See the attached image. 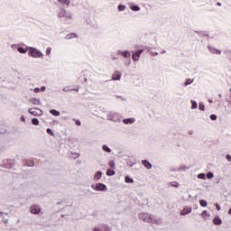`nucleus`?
Listing matches in <instances>:
<instances>
[{
    "label": "nucleus",
    "mask_w": 231,
    "mask_h": 231,
    "mask_svg": "<svg viewBox=\"0 0 231 231\" xmlns=\"http://www.w3.org/2000/svg\"><path fill=\"white\" fill-rule=\"evenodd\" d=\"M125 183H134V180L131 179L129 176L125 178Z\"/></svg>",
    "instance_id": "obj_20"
},
{
    "label": "nucleus",
    "mask_w": 231,
    "mask_h": 231,
    "mask_svg": "<svg viewBox=\"0 0 231 231\" xmlns=\"http://www.w3.org/2000/svg\"><path fill=\"white\" fill-rule=\"evenodd\" d=\"M51 48H47L46 55H51Z\"/></svg>",
    "instance_id": "obj_38"
},
{
    "label": "nucleus",
    "mask_w": 231,
    "mask_h": 231,
    "mask_svg": "<svg viewBox=\"0 0 231 231\" xmlns=\"http://www.w3.org/2000/svg\"><path fill=\"white\" fill-rule=\"evenodd\" d=\"M102 149L105 151V152H111V148H108V146L106 144L102 146Z\"/></svg>",
    "instance_id": "obj_23"
},
{
    "label": "nucleus",
    "mask_w": 231,
    "mask_h": 231,
    "mask_svg": "<svg viewBox=\"0 0 231 231\" xmlns=\"http://www.w3.org/2000/svg\"><path fill=\"white\" fill-rule=\"evenodd\" d=\"M191 82H194V79H187L186 81L184 82V86H189Z\"/></svg>",
    "instance_id": "obj_25"
},
{
    "label": "nucleus",
    "mask_w": 231,
    "mask_h": 231,
    "mask_svg": "<svg viewBox=\"0 0 231 231\" xmlns=\"http://www.w3.org/2000/svg\"><path fill=\"white\" fill-rule=\"evenodd\" d=\"M51 115H53V116H60V112L55 110V109H51L50 110Z\"/></svg>",
    "instance_id": "obj_16"
},
{
    "label": "nucleus",
    "mask_w": 231,
    "mask_h": 231,
    "mask_svg": "<svg viewBox=\"0 0 231 231\" xmlns=\"http://www.w3.org/2000/svg\"><path fill=\"white\" fill-rule=\"evenodd\" d=\"M199 109L200 111H205V105H204L203 103H199Z\"/></svg>",
    "instance_id": "obj_29"
},
{
    "label": "nucleus",
    "mask_w": 231,
    "mask_h": 231,
    "mask_svg": "<svg viewBox=\"0 0 231 231\" xmlns=\"http://www.w3.org/2000/svg\"><path fill=\"white\" fill-rule=\"evenodd\" d=\"M58 17L60 19L64 18L65 22L68 23V21H71L73 14H71L69 12H67L65 9H60L58 12Z\"/></svg>",
    "instance_id": "obj_2"
},
{
    "label": "nucleus",
    "mask_w": 231,
    "mask_h": 231,
    "mask_svg": "<svg viewBox=\"0 0 231 231\" xmlns=\"http://www.w3.org/2000/svg\"><path fill=\"white\" fill-rule=\"evenodd\" d=\"M122 79V72L116 71L112 76V80H120Z\"/></svg>",
    "instance_id": "obj_9"
},
{
    "label": "nucleus",
    "mask_w": 231,
    "mask_h": 231,
    "mask_svg": "<svg viewBox=\"0 0 231 231\" xmlns=\"http://www.w3.org/2000/svg\"><path fill=\"white\" fill-rule=\"evenodd\" d=\"M213 223H214V225H221L223 223V220H221V217H216L213 219Z\"/></svg>",
    "instance_id": "obj_14"
},
{
    "label": "nucleus",
    "mask_w": 231,
    "mask_h": 231,
    "mask_svg": "<svg viewBox=\"0 0 231 231\" xmlns=\"http://www.w3.org/2000/svg\"><path fill=\"white\" fill-rule=\"evenodd\" d=\"M226 159L227 160V162H231V155L230 154H226Z\"/></svg>",
    "instance_id": "obj_41"
},
{
    "label": "nucleus",
    "mask_w": 231,
    "mask_h": 231,
    "mask_svg": "<svg viewBox=\"0 0 231 231\" xmlns=\"http://www.w3.org/2000/svg\"><path fill=\"white\" fill-rule=\"evenodd\" d=\"M208 48L210 53H213V54L216 53L217 55H221V51H219L214 47H210V46H208Z\"/></svg>",
    "instance_id": "obj_11"
},
{
    "label": "nucleus",
    "mask_w": 231,
    "mask_h": 231,
    "mask_svg": "<svg viewBox=\"0 0 231 231\" xmlns=\"http://www.w3.org/2000/svg\"><path fill=\"white\" fill-rule=\"evenodd\" d=\"M209 118H210V120H217V116L213 114V115L209 116Z\"/></svg>",
    "instance_id": "obj_35"
},
{
    "label": "nucleus",
    "mask_w": 231,
    "mask_h": 231,
    "mask_svg": "<svg viewBox=\"0 0 231 231\" xmlns=\"http://www.w3.org/2000/svg\"><path fill=\"white\" fill-rule=\"evenodd\" d=\"M162 53H166V51H162Z\"/></svg>",
    "instance_id": "obj_58"
},
{
    "label": "nucleus",
    "mask_w": 231,
    "mask_h": 231,
    "mask_svg": "<svg viewBox=\"0 0 231 231\" xmlns=\"http://www.w3.org/2000/svg\"><path fill=\"white\" fill-rule=\"evenodd\" d=\"M100 178H102V171H97L95 176H94V179L98 181V180H100Z\"/></svg>",
    "instance_id": "obj_17"
},
{
    "label": "nucleus",
    "mask_w": 231,
    "mask_h": 231,
    "mask_svg": "<svg viewBox=\"0 0 231 231\" xmlns=\"http://www.w3.org/2000/svg\"><path fill=\"white\" fill-rule=\"evenodd\" d=\"M109 165H110V167H115V162L111 161V162H109Z\"/></svg>",
    "instance_id": "obj_47"
},
{
    "label": "nucleus",
    "mask_w": 231,
    "mask_h": 231,
    "mask_svg": "<svg viewBox=\"0 0 231 231\" xmlns=\"http://www.w3.org/2000/svg\"><path fill=\"white\" fill-rule=\"evenodd\" d=\"M172 187H175V189H178L180 187V184L178 182H172Z\"/></svg>",
    "instance_id": "obj_37"
},
{
    "label": "nucleus",
    "mask_w": 231,
    "mask_h": 231,
    "mask_svg": "<svg viewBox=\"0 0 231 231\" xmlns=\"http://www.w3.org/2000/svg\"><path fill=\"white\" fill-rule=\"evenodd\" d=\"M17 51H19V53H26V51H28V49H24L23 47H18Z\"/></svg>",
    "instance_id": "obj_21"
},
{
    "label": "nucleus",
    "mask_w": 231,
    "mask_h": 231,
    "mask_svg": "<svg viewBox=\"0 0 231 231\" xmlns=\"http://www.w3.org/2000/svg\"><path fill=\"white\" fill-rule=\"evenodd\" d=\"M208 102H209V104H212L213 101H212V99H209Z\"/></svg>",
    "instance_id": "obj_57"
},
{
    "label": "nucleus",
    "mask_w": 231,
    "mask_h": 231,
    "mask_svg": "<svg viewBox=\"0 0 231 231\" xmlns=\"http://www.w3.org/2000/svg\"><path fill=\"white\" fill-rule=\"evenodd\" d=\"M40 91H41V88H34V93H39Z\"/></svg>",
    "instance_id": "obj_45"
},
{
    "label": "nucleus",
    "mask_w": 231,
    "mask_h": 231,
    "mask_svg": "<svg viewBox=\"0 0 231 231\" xmlns=\"http://www.w3.org/2000/svg\"><path fill=\"white\" fill-rule=\"evenodd\" d=\"M29 55L33 59H42V57H44V54H42L41 51L33 47L29 48Z\"/></svg>",
    "instance_id": "obj_3"
},
{
    "label": "nucleus",
    "mask_w": 231,
    "mask_h": 231,
    "mask_svg": "<svg viewBox=\"0 0 231 231\" xmlns=\"http://www.w3.org/2000/svg\"><path fill=\"white\" fill-rule=\"evenodd\" d=\"M70 91H79V88H71Z\"/></svg>",
    "instance_id": "obj_51"
},
{
    "label": "nucleus",
    "mask_w": 231,
    "mask_h": 231,
    "mask_svg": "<svg viewBox=\"0 0 231 231\" xmlns=\"http://www.w3.org/2000/svg\"><path fill=\"white\" fill-rule=\"evenodd\" d=\"M207 178H208V180H212V178H214V173L208 172V173L207 174Z\"/></svg>",
    "instance_id": "obj_34"
},
{
    "label": "nucleus",
    "mask_w": 231,
    "mask_h": 231,
    "mask_svg": "<svg viewBox=\"0 0 231 231\" xmlns=\"http://www.w3.org/2000/svg\"><path fill=\"white\" fill-rule=\"evenodd\" d=\"M215 207H216L217 210H218V211L221 210V206H219V204L216 203Z\"/></svg>",
    "instance_id": "obj_39"
},
{
    "label": "nucleus",
    "mask_w": 231,
    "mask_h": 231,
    "mask_svg": "<svg viewBox=\"0 0 231 231\" xmlns=\"http://www.w3.org/2000/svg\"><path fill=\"white\" fill-rule=\"evenodd\" d=\"M152 57H156V55H158V52H154V51H150Z\"/></svg>",
    "instance_id": "obj_43"
},
{
    "label": "nucleus",
    "mask_w": 231,
    "mask_h": 231,
    "mask_svg": "<svg viewBox=\"0 0 231 231\" xmlns=\"http://www.w3.org/2000/svg\"><path fill=\"white\" fill-rule=\"evenodd\" d=\"M59 3H61V5H66L67 6H69V0H59Z\"/></svg>",
    "instance_id": "obj_22"
},
{
    "label": "nucleus",
    "mask_w": 231,
    "mask_h": 231,
    "mask_svg": "<svg viewBox=\"0 0 231 231\" xmlns=\"http://www.w3.org/2000/svg\"><path fill=\"white\" fill-rule=\"evenodd\" d=\"M117 55H123L125 59H129V57H131V52L127 51H118Z\"/></svg>",
    "instance_id": "obj_10"
},
{
    "label": "nucleus",
    "mask_w": 231,
    "mask_h": 231,
    "mask_svg": "<svg viewBox=\"0 0 231 231\" xmlns=\"http://www.w3.org/2000/svg\"><path fill=\"white\" fill-rule=\"evenodd\" d=\"M200 207H207V202L204 199L199 200Z\"/></svg>",
    "instance_id": "obj_31"
},
{
    "label": "nucleus",
    "mask_w": 231,
    "mask_h": 231,
    "mask_svg": "<svg viewBox=\"0 0 231 231\" xmlns=\"http://www.w3.org/2000/svg\"><path fill=\"white\" fill-rule=\"evenodd\" d=\"M31 103L33 104L34 106H39V104H41V99L32 98L31 99Z\"/></svg>",
    "instance_id": "obj_18"
},
{
    "label": "nucleus",
    "mask_w": 231,
    "mask_h": 231,
    "mask_svg": "<svg viewBox=\"0 0 231 231\" xmlns=\"http://www.w3.org/2000/svg\"><path fill=\"white\" fill-rule=\"evenodd\" d=\"M191 109H198V103L194 100H191Z\"/></svg>",
    "instance_id": "obj_26"
},
{
    "label": "nucleus",
    "mask_w": 231,
    "mask_h": 231,
    "mask_svg": "<svg viewBox=\"0 0 231 231\" xmlns=\"http://www.w3.org/2000/svg\"><path fill=\"white\" fill-rule=\"evenodd\" d=\"M28 113L30 115H32L33 116H42L43 112L41 110V108L32 107L28 109Z\"/></svg>",
    "instance_id": "obj_4"
},
{
    "label": "nucleus",
    "mask_w": 231,
    "mask_h": 231,
    "mask_svg": "<svg viewBox=\"0 0 231 231\" xmlns=\"http://www.w3.org/2000/svg\"><path fill=\"white\" fill-rule=\"evenodd\" d=\"M20 120L22 122H26V118H24V116H21Z\"/></svg>",
    "instance_id": "obj_44"
},
{
    "label": "nucleus",
    "mask_w": 231,
    "mask_h": 231,
    "mask_svg": "<svg viewBox=\"0 0 231 231\" xmlns=\"http://www.w3.org/2000/svg\"><path fill=\"white\" fill-rule=\"evenodd\" d=\"M47 134H51V136H55V134L53 133V131L51 128L47 129Z\"/></svg>",
    "instance_id": "obj_32"
},
{
    "label": "nucleus",
    "mask_w": 231,
    "mask_h": 231,
    "mask_svg": "<svg viewBox=\"0 0 231 231\" xmlns=\"http://www.w3.org/2000/svg\"><path fill=\"white\" fill-rule=\"evenodd\" d=\"M198 178H199V180H205L206 175H205V173H199V174L198 175Z\"/></svg>",
    "instance_id": "obj_33"
},
{
    "label": "nucleus",
    "mask_w": 231,
    "mask_h": 231,
    "mask_svg": "<svg viewBox=\"0 0 231 231\" xmlns=\"http://www.w3.org/2000/svg\"><path fill=\"white\" fill-rule=\"evenodd\" d=\"M107 118L112 122H120V116L115 112H110L107 116Z\"/></svg>",
    "instance_id": "obj_5"
},
{
    "label": "nucleus",
    "mask_w": 231,
    "mask_h": 231,
    "mask_svg": "<svg viewBox=\"0 0 231 231\" xmlns=\"http://www.w3.org/2000/svg\"><path fill=\"white\" fill-rule=\"evenodd\" d=\"M40 91H42V92L46 91V87H42V88H40Z\"/></svg>",
    "instance_id": "obj_49"
},
{
    "label": "nucleus",
    "mask_w": 231,
    "mask_h": 231,
    "mask_svg": "<svg viewBox=\"0 0 231 231\" xmlns=\"http://www.w3.org/2000/svg\"><path fill=\"white\" fill-rule=\"evenodd\" d=\"M84 81H85V82H88V78H85V79H84Z\"/></svg>",
    "instance_id": "obj_56"
},
{
    "label": "nucleus",
    "mask_w": 231,
    "mask_h": 231,
    "mask_svg": "<svg viewBox=\"0 0 231 231\" xmlns=\"http://www.w3.org/2000/svg\"><path fill=\"white\" fill-rule=\"evenodd\" d=\"M31 213L34 214V215L40 214L41 213V207L40 206H32L31 208Z\"/></svg>",
    "instance_id": "obj_8"
},
{
    "label": "nucleus",
    "mask_w": 231,
    "mask_h": 231,
    "mask_svg": "<svg viewBox=\"0 0 231 231\" xmlns=\"http://www.w3.org/2000/svg\"><path fill=\"white\" fill-rule=\"evenodd\" d=\"M0 214H5V216H8V213L1 211Z\"/></svg>",
    "instance_id": "obj_52"
},
{
    "label": "nucleus",
    "mask_w": 231,
    "mask_h": 231,
    "mask_svg": "<svg viewBox=\"0 0 231 231\" xmlns=\"http://www.w3.org/2000/svg\"><path fill=\"white\" fill-rule=\"evenodd\" d=\"M131 10H133V12H140V6L133 5L131 6Z\"/></svg>",
    "instance_id": "obj_24"
},
{
    "label": "nucleus",
    "mask_w": 231,
    "mask_h": 231,
    "mask_svg": "<svg viewBox=\"0 0 231 231\" xmlns=\"http://www.w3.org/2000/svg\"><path fill=\"white\" fill-rule=\"evenodd\" d=\"M71 35H75V33L68 34L65 39L69 40L71 39Z\"/></svg>",
    "instance_id": "obj_42"
},
{
    "label": "nucleus",
    "mask_w": 231,
    "mask_h": 231,
    "mask_svg": "<svg viewBox=\"0 0 231 231\" xmlns=\"http://www.w3.org/2000/svg\"><path fill=\"white\" fill-rule=\"evenodd\" d=\"M94 231H100V229H98V228H94Z\"/></svg>",
    "instance_id": "obj_54"
},
{
    "label": "nucleus",
    "mask_w": 231,
    "mask_h": 231,
    "mask_svg": "<svg viewBox=\"0 0 231 231\" xmlns=\"http://www.w3.org/2000/svg\"><path fill=\"white\" fill-rule=\"evenodd\" d=\"M106 176H115V171L113 170H107Z\"/></svg>",
    "instance_id": "obj_27"
},
{
    "label": "nucleus",
    "mask_w": 231,
    "mask_h": 231,
    "mask_svg": "<svg viewBox=\"0 0 231 231\" xmlns=\"http://www.w3.org/2000/svg\"><path fill=\"white\" fill-rule=\"evenodd\" d=\"M143 53V50L137 51L135 53L132 55L133 60L134 62H137V60H140V56Z\"/></svg>",
    "instance_id": "obj_7"
},
{
    "label": "nucleus",
    "mask_w": 231,
    "mask_h": 231,
    "mask_svg": "<svg viewBox=\"0 0 231 231\" xmlns=\"http://www.w3.org/2000/svg\"><path fill=\"white\" fill-rule=\"evenodd\" d=\"M96 190H98L99 192H106V190H107V186H106L104 183H97Z\"/></svg>",
    "instance_id": "obj_6"
},
{
    "label": "nucleus",
    "mask_w": 231,
    "mask_h": 231,
    "mask_svg": "<svg viewBox=\"0 0 231 231\" xmlns=\"http://www.w3.org/2000/svg\"><path fill=\"white\" fill-rule=\"evenodd\" d=\"M139 219H141V221H144V223H152L153 225H158L159 223L158 219L149 213L139 214Z\"/></svg>",
    "instance_id": "obj_1"
},
{
    "label": "nucleus",
    "mask_w": 231,
    "mask_h": 231,
    "mask_svg": "<svg viewBox=\"0 0 231 231\" xmlns=\"http://www.w3.org/2000/svg\"><path fill=\"white\" fill-rule=\"evenodd\" d=\"M142 164L145 167V169H152V164L147 160L142 161Z\"/></svg>",
    "instance_id": "obj_12"
},
{
    "label": "nucleus",
    "mask_w": 231,
    "mask_h": 231,
    "mask_svg": "<svg viewBox=\"0 0 231 231\" xmlns=\"http://www.w3.org/2000/svg\"><path fill=\"white\" fill-rule=\"evenodd\" d=\"M178 171L180 172H185V171H189V166H186V165L180 166Z\"/></svg>",
    "instance_id": "obj_19"
},
{
    "label": "nucleus",
    "mask_w": 231,
    "mask_h": 231,
    "mask_svg": "<svg viewBox=\"0 0 231 231\" xmlns=\"http://www.w3.org/2000/svg\"><path fill=\"white\" fill-rule=\"evenodd\" d=\"M125 10V5H118V12H124Z\"/></svg>",
    "instance_id": "obj_30"
},
{
    "label": "nucleus",
    "mask_w": 231,
    "mask_h": 231,
    "mask_svg": "<svg viewBox=\"0 0 231 231\" xmlns=\"http://www.w3.org/2000/svg\"><path fill=\"white\" fill-rule=\"evenodd\" d=\"M217 6H221V3H219V2L217 3Z\"/></svg>",
    "instance_id": "obj_55"
},
{
    "label": "nucleus",
    "mask_w": 231,
    "mask_h": 231,
    "mask_svg": "<svg viewBox=\"0 0 231 231\" xmlns=\"http://www.w3.org/2000/svg\"><path fill=\"white\" fill-rule=\"evenodd\" d=\"M32 125H39V119L32 118Z\"/></svg>",
    "instance_id": "obj_28"
},
{
    "label": "nucleus",
    "mask_w": 231,
    "mask_h": 231,
    "mask_svg": "<svg viewBox=\"0 0 231 231\" xmlns=\"http://www.w3.org/2000/svg\"><path fill=\"white\" fill-rule=\"evenodd\" d=\"M190 212H192L191 208H184V209L180 212V216H187V214H190Z\"/></svg>",
    "instance_id": "obj_13"
},
{
    "label": "nucleus",
    "mask_w": 231,
    "mask_h": 231,
    "mask_svg": "<svg viewBox=\"0 0 231 231\" xmlns=\"http://www.w3.org/2000/svg\"><path fill=\"white\" fill-rule=\"evenodd\" d=\"M28 167H33V165H35V163L33 162H31V163L27 164Z\"/></svg>",
    "instance_id": "obj_46"
},
{
    "label": "nucleus",
    "mask_w": 231,
    "mask_h": 231,
    "mask_svg": "<svg viewBox=\"0 0 231 231\" xmlns=\"http://www.w3.org/2000/svg\"><path fill=\"white\" fill-rule=\"evenodd\" d=\"M63 91L68 92V91H71V89H69V87H65L63 88Z\"/></svg>",
    "instance_id": "obj_40"
},
{
    "label": "nucleus",
    "mask_w": 231,
    "mask_h": 231,
    "mask_svg": "<svg viewBox=\"0 0 231 231\" xmlns=\"http://www.w3.org/2000/svg\"><path fill=\"white\" fill-rule=\"evenodd\" d=\"M4 223H5V225H6L8 223V219H5Z\"/></svg>",
    "instance_id": "obj_53"
},
{
    "label": "nucleus",
    "mask_w": 231,
    "mask_h": 231,
    "mask_svg": "<svg viewBox=\"0 0 231 231\" xmlns=\"http://www.w3.org/2000/svg\"><path fill=\"white\" fill-rule=\"evenodd\" d=\"M73 120V122H75V124H76V125H82V123H80V121L79 120H76V119H72Z\"/></svg>",
    "instance_id": "obj_36"
},
{
    "label": "nucleus",
    "mask_w": 231,
    "mask_h": 231,
    "mask_svg": "<svg viewBox=\"0 0 231 231\" xmlns=\"http://www.w3.org/2000/svg\"><path fill=\"white\" fill-rule=\"evenodd\" d=\"M91 187L94 189V190H97V186H95L94 184H92Z\"/></svg>",
    "instance_id": "obj_50"
},
{
    "label": "nucleus",
    "mask_w": 231,
    "mask_h": 231,
    "mask_svg": "<svg viewBox=\"0 0 231 231\" xmlns=\"http://www.w3.org/2000/svg\"><path fill=\"white\" fill-rule=\"evenodd\" d=\"M135 120L134 118H126L123 120V123L127 125V124H134Z\"/></svg>",
    "instance_id": "obj_15"
},
{
    "label": "nucleus",
    "mask_w": 231,
    "mask_h": 231,
    "mask_svg": "<svg viewBox=\"0 0 231 231\" xmlns=\"http://www.w3.org/2000/svg\"><path fill=\"white\" fill-rule=\"evenodd\" d=\"M202 217H205V216H207V210H204L201 214Z\"/></svg>",
    "instance_id": "obj_48"
}]
</instances>
